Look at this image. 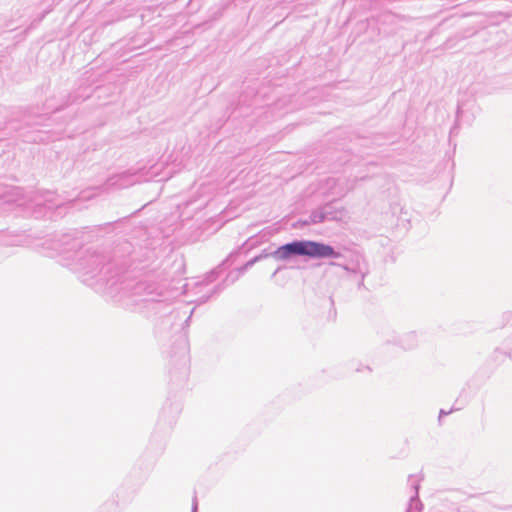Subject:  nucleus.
<instances>
[{
	"instance_id": "nucleus-1",
	"label": "nucleus",
	"mask_w": 512,
	"mask_h": 512,
	"mask_svg": "<svg viewBox=\"0 0 512 512\" xmlns=\"http://www.w3.org/2000/svg\"><path fill=\"white\" fill-rule=\"evenodd\" d=\"M280 258H288L292 254L309 257H337L334 249L322 243L314 241H298L281 246L276 252Z\"/></svg>"
}]
</instances>
